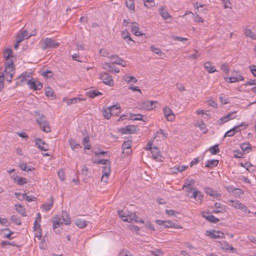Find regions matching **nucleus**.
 Masks as SVG:
<instances>
[{"mask_svg": "<svg viewBox=\"0 0 256 256\" xmlns=\"http://www.w3.org/2000/svg\"><path fill=\"white\" fill-rule=\"evenodd\" d=\"M70 222L71 220L68 214L66 212H62L60 216L54 217V220L53 222V227L55 229L60 226L61 224H70Z\"/></svg>", "mask_w": 256, "mask_h": 256, "instance_id": "1", "label": "nucleus"}, {"mask_svg": "<svg viewBox=\"0 0 256 256\" xmlns=\"http://www.w3.org/2000/svg\"><path fill=\"white\" fill-rule=\"evenodd\" d=\"M120 106L118 104L110 106L107 108H104L102 110V113L104 116L109 119L113 114L116 115L120 112Z\"/></svg>", "mask_w": 256, "mask_h": 256, "instance_id": "2", "label": "nucleus"}, {"mask_svg": "<svg viewBox=\"0 0 256 256\" xmlns=\"http://www.w3.org/2000/svg\"><path fill=\"white\" fill-rule=\"evenodd\" d=\"M43 44L42 47L43 50L56 48L60 45L58 42L50 38H45L43 41Z\"/></svg>", "mask_w": 256, "mask_h": 256, "instance_id": "3", "label": "nucleus"}, {"mask_svg": "<svg viewBox=\"0 0 256 256\" xmlns=\"http://www.w3.org/2000/svg\"><path fill=\"white\" fill-rule=\"evenodd\" d=\"M228 202L229 204L236 208L240 209L244 212H248V213L250 212L248 210V208L245 205L241 203L239 200H230Z\"/></svg>", "mask_w": 256, "mask_h": 256, "instance_id": "4", "label": "nucleus"}, {"mask_svg": "<svg viewBox=\"0 0 256 256\" xmlns=\"http://www.w3.org/2000/svg\"><path fill=\"white\" fill-rule=\"evenodd\" d=\"M100 78L102 82L106 85L112 86L114 84V81L112 76L107 72L102 74Z\"/></svg>", "mask_w": 256, "mask_h": 256, "instance_id": "5", "label": "nucleus"}, {"mask_svg": "<svg viewBox=\"0 0 256 256\" xmlns=\"http://www.w3.org/2000/svg\"><path fill=\"white\" fill-rule=\"evenodd\" d=\"M27 84L30 89L34 90H40L42 88V83L38 81H35L33 79L28 80Z\"/></svg>", "mask_w": 256, "mask_h": 256, "instance_id": "6", "label": "nucleus"}, {"mask_svg": "<svg viewBox=\"0 0 256 256\" xmlns=\"http://www.w3.org/2000/svg\"><path fill=\"white\" fill-rule=\"evenodd\" d=\"M132 221H134L136 222H140L142 224L144 223V222L141 218H140L138 216H136V214L128 212V218H126L124 219V222H132Z\"/></svg>", "mask_w": 256, "mask_h": 256, "instance_id": "7", "label": "nucleus"}, {"mask_svg": "<svg viewBox=\"0 0 256 256\" xmlns=\"http://www.w3.org/2000/svg\"><path fill=\"white\" fill-rule=\"evenodd\" d=\"M204 190L206 194L209 195L213 198H220L222 195L220 193H218L217 191L214 190L210 187H205L204 188Z\"/></svg>", "mask_w": 256, "mask_h": 256, "instance_id": "8", "label": "nucleus"}, {"mask_svg": "<svg viewBox=\"0 0 256 256\" xmlns=\"http://www.w3.org/2000/svg\"><path fill=\"white\" fill-rule=\"evenodd\" d=\"M7 72L10 73V74H14V64L12 60L6 62L5 63V70L2 73Z\"/></svg>", "mask_w": 256, "mask_h": 256, "instance_id": "9", "label": "nucleus"}, {"mask_svg": "<svg viewBox=\"0 0 256 256\" xmlns=\"http://www.w3.org/2000/svg\"><path fill=\"white\" fill-rule=\"evenodd\" d=\"M82 135L84 137L82 140V144L85 149L90 150V137L88 136L86 130L82 131Z\"/></svg>", "mask_w": 256, "mask_h": 256, "instance_id": "10", "label": "nucleus"}, {"mask_svg": "<svg viewBox=\"0 0 256 256\" xmlns=\"http://www.w3.org/2000/svg\"><path fill=\"white\" fill-rule=\"evenodd\" d=\"M206 233V236L212 238H224V234L220 231L214 230L213 232H210L207 230Z\"/></svg>", "mask_w": 256, "mask_h": 256, "instance_id": "11", "label": "nucleus"}, {"mask_svg": "<svg viewBox=\"0 0 256 256\" xmlns=\"http://www.w3.org/2000/svg\"><path fill=\"white\" fill-rule=\"evenodd\" d=\"M164 116L168 120L172 121L174 118V115L170 108L167 106L163 108Z\"/></svg>", "mask_w": 256, "mask_h": 256, "instance_id": "12", "label": "nucleus"}, {"mask_svg": "<svg viewBox=\"0 0 256 256\" xmlns=\"http://www.w3.org/2000/svg\"><path fill=\"white\" fill-rule=\"evenodd\" d=\"M152 156L156 161L162 162L163 158L160 154V152L158 148L154 147L150 150Z\"/></svg>", "mask_w": 256, "mask_h": 256, "instance_id": "13", "label": "nucleus"}, {"mask_svg": "<svg viewBox=\"0 0 256 256\" xmlns=\"http://www.w3.org/2000/svg\"><path fill=\"white\" fill-rule=\"evenodd\" d=\"M202 216L206 220L211 222L216 223L219 222V220L212 216L210 212H202Z\"/></svg>", "mask_w": 256, "mask_h": 256, "instance_id": "14", "label": "nucleus"}, {"mask_svg": "<svg viewBox=\"0 0 256 256\" xmlns=\"http://www.w3.org/2000/svg\"><path fill=\"white\" fill-rule=\"evenodd\" d=\"M35 143L38 148L42 150L46 151L48 150V145L40 138H36Z\"/></svg>", "mask_w": 256, "mask_h": 256, "instance_id": "15", "label": "nucleus"}, {"mask_svg": "<svg viewBox=\"0 0 256 256\" xmlns=\"http://www.w3.org/2000/svg\"><path fill=\"white\" fill-rule=\"evenodd\" d=\"M131 144L132 142L130 141H126L124 142L122 146L123 154H126V155H128L131 152Z\"/></svg>", "mask_w": 256, "mask_h": 256, "instance_id": "16", "label": "nucleus"}, {"mask_svg": "<svg viewBox=\"0 0 256 256\" xmlns=\"http://www.w3.org/2000/svg\"><path fill=\"white\" fill-rule=\"evenodd\" d=\"M36 121L40 128H50L44 116H42L40 118H37Z\"/></svg>", "mask_w": 256, "mask_h": 256, "instance_id": "17", "label": "nucleus"}, {"mask_svg": "<svg viewBox=\"0 0 256 256\" xmlns=\"http://www.w3.org/2000/svg\"><path fill=\"white\" fill-rule=\"evenodd\" d=\"M235 114L236 112H232L229 113L228 114L222 117L218 121L219 124H222L227 122L230 120L233 119L236 116Z\"/></svg>", "mask_w": 256, "mask_h": 256, "instance_id": "18", "label": "nucleus"}, {"mask_svg": "<svg viewBox=\"0 0 256 256\" xmlns=\"http://www.w3.org/2000/svg\"><path fill=\"white\" fill-rule=\"evenodd\" d=\"M192 194L190 196V194L188 196L190 198H194V199H196L198 198V200H200L202 201L204 198V194L202 192L197 190H194L192 192Z\"/></svg>", "mask_w": 256, "mask_h": 256, "instance_id": "19", "label": "nucleus"}, {"mask_svg": "<svg viewBox=\"0 0 256 256\" xmlns=\"http://www.w3.org/2000/svg\"><path fill=\"white\" fill-rule=\"evenodd\" d=\"M28 33L27 30H22L18 33L16 38L22 42L24 39L28 38L30 37V36H28Z\"/></svg>", "mask_w": 256, "mask_h": 256, "instance_id": "20", "label": "nucleus"}, {"mask_svg": "<svg viewBox=\"0 0 256 256\" xmlns=\"http://www.w3.org/2000/svg\"><path fill=\"white\" fill-rule=\"evenodd\" d=\"M214 207L216 209L213 210V212L215 214L222 212L226 210V206L220 202H216L214 204Z\"/></svg>", "mask_w": 256, "mask_h": 256, "instance_id": "21", "label": "nucleus"}, {"mask_svg": "<svg viewBox=\"0 0 256 256\" xmlns=\"http://www.w3.org/2000/svg\"><path fill=\"white\" fill-rule=\"evenodd\" d=\"M150 50L161 58H164L166 56L164 53L160 48H156L154 46H150Z\"/></svg>", "mask_w": 256, "mask_h": 256, "instance_id": "22", "label": "nucleus"}, {"mask_svg": "<svg viewBox=\"0 0 256 256\" xmlns=\"http://www.w3.org/2000/svg\"><path fill=\"white\" fill-rule=\"evenodd\" d=\"M244 78L240 74H238V77H234V76L232 77H226L225 78V80L226 82L232 83L235 82H238L240 80H243Z\"/></svg>", "mask_w": 256, "mask_h": 256, "instance_id": "23", "label": "nucleus"}, {"mask_svg": "<svg viewBox=\"0 0 256 256\" xmlns=\"http://www.w3.org/2000/svg\"><path fill=\"white\" fill-rule=\"evenodd\" d=\"M4 57L7 62L10 61V60H12L14 57L12 55V50L10 48L6 49L4 52Z\"/></svg>", "mask_w": 256, "mask_h": 256, "instance_id": "24", "label": "nucleus"}, {"mask_svg": "<svg viewBox=\"0 0 256 256\" xmlns=\"http://www.w3.org/2000/svg\"><path fill=\"white\" fill-rule=\"evenodd\" d=\"M167 136V134L164 132L162 129H160L154 137V139H156V140H160L161 139L165 138Z\"/></svg>", "mask_w": 256, "mask_h": 256, "instance_id": "25", "label": "nucleus"}, {"mask_svg": "<svg viewBox=\"0 0 256 256\" xmlns=\"http://www.w3.org/2000/svg\"><path fill=\"white\" fill-rule=\"evenodd\" d=\"M188 14H192V17L195 22H204V20H203L202 18H201L200 16L199 15L196 14L195 16L194 13L190 12H186L182 16V17L184 18L185 17V16Z\"/></svg>", "mask_w": 256, "mask_h": 256, "instance_id": "26", "label": "nucleus"}, {"mask_svg": "<svg viewBox=\"0 0 256 256\" xmlns=\"http://www.w3.org/2000/svg\"><path fill=\"white\" fill-rule=\"evenodd\" d=\"M131 26L132 32H133L136 36H142V34L140 32V28L138 23L134 22L132 24Z\"/></svg>", "mask_w": 256, "mask_h": 256, "instance_id": "27", "label": "nucleus"}, {"mask_svg": "<svg viewBox=\"0 0 256 256\" xmlns=\"http://www.w3.org/2000/svg\"><path fill=\"white\" fill-rule=\"evenodd\" d=\"M54 200L52 198L50 197L48 200V202L44 203L43 204L42 208L46 210H49L53 206Z\"/></svg>", "mask_w": 256, "mask_h": 256, "instance_id": "28", "label": "nucleus"}, {"mask_svg": "<svg viewBox=\"0 0 256 256\" xmlns=\"http://www.w3.org/2000/svg\"><path fill=\"white\" fill-rule=\"evenodd\" d=\"M220 247L226 250H230L234 252L235 249L232 246L229 245L228 242L226 241H222L220 243Z\"/></svg>", "mask_w": 256, "mask_h": 256, "instance_id": "29", "label": "nucleus"}, {"mask_svg": "<svg viewBox=\"0 0 256 256\" xmlns=\"http://www.w3.org/2000/svg\"><path fill=\"white\" fill-rule=\"evenodd\" d=\"M13 234L14 232L10 230L8 228L3 229L2 230V236L4 238H8L9 239H12L13 238L11 237V235Z\"/></svg>", "mask_w": 256, "mask_h": 256, "instance_id": "30", "label": "nucleus"}, {"mask_svg": "<svg viewBox=\"0 0 256 256\" xmlns=\"http://www.w3.org/2000/svg\"><path fill=\"white\" fill-rule=\"evenodd\" d=\"M218 163V160H208L206 162L205 166L208 168H212L216 166Z\"/></svg>", "mask_w": 256, "mask_h": 256, "instance_id": "31", "label": "nucleus"}, {"mask_svg": "<svg viewBox=\"0 0 256 256\" xmlns=\"http://www.w3.org/2000/svg\"><path fill=\"white\" fill-rule=\"evenodd\" d=\"M204 68L208 73H212L216 71L214 68L212 66L210 62L204 63Z\"/></svg>", "mask_w": 256, "mask_h": 256, "instance_id": "32", "label": "nucleus"}, {"mask_svg": "<svg viewBox=\"0 0 256 256\" xmlns=\"http://www.w3.org/2000/svg\"><path fill=\"white\" fill-rule=\"evenodd\" d=\"M88 222L83 220L80 218L76 219L75 222V224L80 228H85L87 226Z\"/></svg>", "mask_w": 256, "mask_h": 256, "instance_id": "33", "label": "nucleus"}, {"mask_svg": "<svg viewBox=\"0 0 256 256\" xmlns=\"http://www.w3.org/2000/svg\"><path fill=\"white\" fill-rule=\"evenodd\" d=\"M29 77V74L26 73H22L20 76L18 78V79L20 80V82H17L16 84L20 85L22 84L25 82L27 80V78Z\"/></svg>", "mask_w": 256, "mask_h": 256, "instance_id": "34", "label": "nucleus"}, {"mask_svg": "<svg viewBox=\"0 0 256 256\" xmlns=\"http://www.w3.org/2000/svg\"><path fill=\"white\" fill-rule=\"evenodd\" d=\"M165 228H182V226L177 224H176L170 220H166L165 222Z\"/></svg>", "mask_w": 256, "mask_h": 256, "instance_id": "35", "label": "nucleus"}, {"mask_svg": "<svg viewBox=\"0 0 256 256\" xmlns=\"http://www.w3.org/2000/svg\"><path fill=\"white\" fill-rule=\"evenodd\" d=\"M16 210V211L20 214L22 216H26V212L25 208L22 206L20 204H16L15 205Z\"/></svg>", "mask_w": 256, "mask_h": 256, "instance_id": "36", "label": "nucleus"}, {"mask_svg": "<svg viewBox=\"0 0 256 256\" xmlns=\"http://www.w3.org/2000/svg\"><path fill=\"white\" fill-rule=\"evenodd\" d=\"M188 168L186 166H174L172 168V172L174 173H177L178 172H182Z\"/></svg>", "mask_w": 256, "mask_h": 256, "instance_id": "37", "label": "nucleus"}, {"mask_svg": "<svg viewBox=\"0 0 256 256\" xmlns=\"http://www.w3.org/2000/svg\"><path fill=\"white\" fill-rule=\"evenodd\" d=\"M19 167L24 171L26 172H31L33 170V168L30 166H27L26 164L22 162L19 164Z\"/></svg>", "mask_w": 256, "mask_h": 256, "instance_id": "38", "label": "nucleus"}, {"mask_svg": "<svg viewBox=\"0 0 256 256\" xmlns=\"http://www.w3.org/2000/svg\"><path fill=\"white\" fill-rule=\"evenodd\" d=\"M155 101L147 100L142 102V106L146 110H152L154 103H156Z\"/></svg>", "mask_w": 256, "mask_h": 256, "instance_id": "39", "label": "nucleus"}, {"mask_svg": "<svg viewBox=\"0 0 256 256\" xmlns=\"http://www.w3.org/2000/svg\"><path fill=\"white\" fill-rule=\"evenodd\" d=\"M244 34L246 36L252 38V40H256V34L250 29H245Z\"/></svg>", "mask_w": 256, "mask_h": 256, "instance_id": "40", "label": "nucleus"}, {"mask_svg": "<svg viewBox=\"0 0 256 256\" xmlns=\"http://www.w3.org/2000/svg\"><path fill=\"white\" fill-rule=\"evenodd\" d=\"M112 61L110 62L112 64L114 65V64H118L120 58L118 57V55H112L108 58Z\"/></svg>", "mask_w": 256, "mask_h": 256, "instance_id": "41", "label": "nucleus"}, {"mask_svg": "<svg viewBox=\"0 0 256 256\" xmlns=\"http://www.w3.org/2000/svg\"><path fill=\"white\" fill-rule=\"evenodd\" d=\"M208 150L212 154H216L220 152L218 148V144H216L214 146H210Z\"/></svg>", "mask_w": 256, "mask_h": 256, "instance_id": "42", "label": "nucleus"}, {"mask_svg": "<svg viewBox=\"0 0 256 256\" xmlns=\"http://www.w3.org/2000/svg\"><path fill=\"white\" fill-rule=\"evenodd\" d=\"M123 80L127 83L130 82L133 83H136L137 82L136 78L134 76H125L123 77Z\"/></svg>", "mask_w": 256, "mask_h": 256, "instance_id": "43", "label": "nucleus"}, {"mask_svg": "<svg viewBox=\"0 0 256 256\" xmlns=\"http://www.w3.org/2000/svg\"><path fill=\"white\" fill-rule=\"evenodd\" d=\"M226 188L229 192H234V191H236V194H238V196L243 194L242 190L239 188H236L232 186H228Z\"/></svg>", "mask_w": 256, "mask_h": 256, "instance_id": "44", "label": "nucleus"}, {"mask_svg": "<svg viewBox=\"0 0 256 256\" xmlns=\"http://www.w3.org/2000/svg\"><path fill=\"white\" fill-rule=\"evenodd\" d=\"M182 188L184 190L188 193L187 195L189 196L196 188L192 186L190 184L184 186Z\"/></svg>", "mask_w": 256, "mask_h": 256, "instance_id": "45", "label": "nucleus"}, {"mask_svg": "<svg viewBox=\"0 0 256 256\" xmlns=\"http://www.w3.org/2000/svg\"><path fill=\"white\" fill-rule=\"evenodd\" d=\"M110 164H107L106 166H104L102 167V174H104L105 176H108L110 174Z\"/></svg>", "mask_w": 256, "mask_h": 256, "instance_id": "46", "label": "nucleus"}, {"mask_svg": "<svg viewBox=\"0 0 256 256\" xmlns=\"http://www.w3.org/2000/svg\"><path fill=\"white\" fill-rule=\"evenodd\" d=\"M14 182L19 185H22L24 184L27 183L28 180L26 178L18 177V178L14 179Z\"/></svg>", "mask_w": 256, "mask_h": 256, "instance_id": "47", "label": "nucleus"}, {"mask_svg": "<svg viewBox=\"0 0 256 256\" xmlns=\"http://www.w3.org/2000/svg\"><path fill=\"white\" fill-rule=\"evenodd\" d=\"M105 65L108 66L110 69V70L112 72L118 73L120 72L118 68L112 64L110 63H106Z\"/></svg>", "mask_w": 256, "mask_h": 256, "instance_id": "48", "label": "nucleus"}, {"mask_svg": "<svg viewBox=\"0 0 256 256\" xmlns=\"http://www.w3.org/2000/svg\"><path fill=\"white\" fill-rule=\"evenodd\" d=\"M240 129H230L228 131L226 132L224 134V137L226 136H232L236 132L240 131Z\"/></svg>", "mask_w": 256, "mask_h": 256, "instance_id": "49", "label": "nucleus"}, {"mask_svg": "<svg viewBox=\"0 0 256 256\" xmlns=\"http://www.w3.org/2000/svg\"><path fill=\"white\" fill-rule=\"evenodd\" d=\"M160 16L165 20H166L170 17V15L169 14L167 10L163 8H161L160 10Z\"/></svg>", "mask_w": 256, "mask_h": 256, "instance_id": "50", "label": "nucleus"}, {"mask_svg": "<svg viewBox=\"0 0 256 256\" xmlns=\"http://www.w3.org/2000/svg\"><path fill=\"white\" fill-rule=\"evenodd\" d=\"M126 6L128 8L133 12L134 11V0H128L126 2Z\"/></svg>", "mask_w": 256, "mask_h": 256, "instance_id": "51", "label": "nucleus"}, {"mask_svg": "<svg viewBox=\"0 0 256 256\" xmlns=\"http://www.w3.org/2000/svg\"><path fill=\"white\" fill-rule=\"evenodd\" d=\"M5 75L4 73H0V92H2L4 87Z\"/></svg>", "mask_w": 256, "mask_h": 256, "instance_id": "52", "label": "nucleus"}, {"mask_svg": "<svg viewBox=\"0 0 256 256\" xmlns=\"http://www.w3.org/2000/svg\"><path fill=\"white\" fill-rule=\"evenodd\" d=\"M118 216L124 222V219L128 218V212H126L124 210L118 211Z\"/></svg>", "mask_w": 256, "mask_h": 256, "instance_id": "53", "label": "nucleus"}, {"mask_svg": "<svg viewBox=\"0 0 256 256\" xmlns=\"http://www.w3.org/2000/svg\"><path fill=\"white\" fill-rule=\"evenodd\" d=\"M240 147L244 152H248L250 150L252 149L250 144H241Z\"/></svg>", "mask_w": 256, "mask_h": 256, "instance_id": "54", "label": "nucleus"}, {"mask_svg": "<svg viewBox=\"0 0 256 256\" xmlns=\"http://www.w3.org/2000/svg\"><path fill=\"white\" fill-rule=\"evenodd\" d=\"M150 253L155 256H162L164 252L160 249H155L150 251Z\"/></svg>", "mask_w": 256, "mask_h": 256, "instance_id": "55", "label": "nucleus"}, {"mask_svg": "<svg viewBox=\"0 0 256 256\" xmlns=\"http://www.w3.org/2000/svg\"><path fill=\"white\" fill-rule=\"evenodd\" d=\"M144 5L147 8H151L154 6V0H144Z\"/></svg>", "mask_w": 256, "mask_h": 256, "instance_id": "56", "label": "nucleus"}, {"mask_svg": "<svg viewBox=\"0 0 256 256\" xmlns=\"http://www.w3.org/2000/svg\"><path fill=\"white\" fill-rule=\"evenodd\" d=\"M136 132V129H120V132L122 134H130Z\"/></svg>", "mask_w": 256, "mask_h": 256, "instance_id": "57", "label": "nucleus"}, {"mask_svg": "<svg viewBox=\"0 0 256 256\" xmlns=\"http://www.w3.org/2000/svg\"><path fill=\"white\" fill-rule=\"evenodd\" d=\"M81 100H82L80 98H71V99L69 100L67 102V104H68V105H71V104H76L78 102L80 101Z\"/></svg>", "mask_w": 256, "mask_h": 256, "instance_id": "58", "label": "nucleus"}, {"mask_svg": "<svg viewBox=\"0 0 256 256\" xmlns=\"http://www.w3.org/2000/svg\"><path fill=\"white\" fill-rule=\"evenodd\" d=\"M11 220L12 222L16 224L17 225H20L21 224V220L20 218L18 217H17L16 216H12L11 217Z\"/></svg>", "mask_w": 256, "mask_h": 256, "instance_id": "59", "label": "nucleus"}, {"mask_svg": "<svg viewBox=\"0 0 256 256\" xmlns=\"http://www.w3.org/2000/svg\"><path fill=\"white\" fill-rule=\"evenodd\" d=\"M88 94L90 98H94L99 94H101V93L98 90H90L88 92Z\"/></svg>", "mask_w": 256, "mask_h": 256, "instance_id": "60", "label": "nucleus"}, {"mask_svg": "<svg viewBox=\"0 0 256 256\" xmlns=\"http://www.w3.org/2000/svg\"><path fill=\"white\" fill-rule=\"evenodd\" d=\"M46 96H53L54 94L53 90L50 87H48L46 89Z\"/></svg>", "mask_w": 256, "mask_h": 256, "instance_id": "61", "label": "nucleus"}, {"mask_svg": "<svg viewBox=\"0 0 256 256\" xmlns=\"http://www.w3.org/2000/svg\"><path fill=\"white\" fill-rule=\"evenodd\" d=\"M20 196H22L23 199H26L28 202L34 201L36 198L34 197H31L30 196H26V194H22Z\"/></svg>", "mask_w": 256, "mask_h": 256, "instance_id": "62", "label": "nucleus"}, {"mask_svg": "<svg viewBox=\"0 0 256 256\" xmlns=\"http://www.w3.org/2000/svg\"><path fill=\"white\" fill-rule=\"evenodd\" d=\"M34 228V230L38 231V232L40 233V231H42L40 228V225L39 223V222H38L37 220H35Z\"/></svg>", "mask_w": 256, "mask_h": 256, "instance_id": "63", "label": "nucleus"}, {"mask_svg": "<svg viewBox=\"0 0 256 256\" xmlns=\"http://www.w3.org/2000/svg\"><path fill=\"white\" fill-rule=\"evenodd\" d=\"M196 52L192 54H190L188 56V59H196L200 56V54L196 50H194Z\"/></svg>", "mask_w": 256, "mask_h": 256, "instance_id": "64", "label": "nucleus"}]
</instances>
